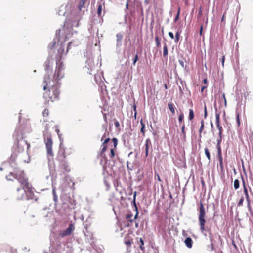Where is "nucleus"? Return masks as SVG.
Wrapping results in <instances>:
<instances>
[{
  "instance_id": "obj_31",
  "label": "nucleus",
  "mask_w": 253,
  "mask_h": 253,
  "mask_svg": "<svg viewBox=\"0 0 253 253\" xmlns=\"http://www.w3.org/2000/svg\"><path fill=\"white\" fill-rule=\"evenodd\" d=\"M222 138H217V145H216V147L218 149H220L221 148V146H220V144H221V141H222Z\"/></svg>"
},
{
  "instance_id": "obj_9",
  "label": "nucleus",
  "mask_w": 253,
  "mask_h": 253,
  "mask_svg": "<svg viewBox=\"0 0 253 253\" xmlns=\"http://www.w3.org/2000/svg\"><path fill=\"white\" fill-rule=\"evenodd\" d=\"M206 216H198L199 222L200 226V230L202 232L205 231Z\"/></svg>"
},
{
  "instance_id": "obj_26",
  "label": "nucleus",
  "mask_w": 253,
  "mask_h": 253,
  "mask_svg": "<svg viewBox=\"0 0 253 253\" xmlns=\"http://www.w3.org/2000/svg\"><path fill=\"white\" fill-rule=\"evenodd\" d=\"M194 117V114L193 109H191L189 110V119L192 120Z\"/></svg>"
},
{
  "instance_id": "obj_53",
  "label": "nucleus",
  "mask_w": 253,
  "mask_h": 253,
  "mask_svg": "<svg viewBox=\"0 0 253 253\" xmlns=\"http://www.w3.org/2000/svg\"><path fill=\"white\" fill-rule=\"evenodd\" d=\"M106 133H105L104 134V135L102 136V138L101 139V140L102 141L103 140V139H104L106 137Z\"/></svg>"
},
{
  "instance_id": "obj_54",
  "label": "nucleus",
  "mask_w": 253,
  "mask_h": 253,
  "mask_svg": "<svg viewBox=\"0 0 253 253\" xmlns=\"http://www.w3.org/2000/svg\"><path fill=\"white\" fill-rule=\"evenodd\" d=\"M207 88V86H203L202 88H201V92H203L204 91V90L205 89H206Z\"/></svg>"
},
{
  "instance_id": "obj_41",
  "label": "nucleus",
  "mask_w": 253,
  "mask_h": 253,
  "mask_svg": "<svg viewBox=\"0 0 253 253\" xmlns=\"http://www.w3.org/2000/svg\"><path fill=\"white\" fill-rule=\"evenodd\" d=\"M155 179H156V178H157V180H158L159 181H160V182H161V181H162V180H161V178H160V176H159V175L158 174V173H155Z\"/></svg>"
},
{
  "instance_id": "obj_59",
  "label": "nucleus",
  "mask_w": 253,
  "mask_h": 253,
  "mask_svg": "<svg viewBox=\"0 0 253 253\" xmlns=\"http://www.w3.org/2000/svg\"><path fill=\"white\" fill-rule=\"evenodd\" d=\"M49 62L48 61V64H47L46 66H47V68H49L50 67V65H49Z\"/></svg>"
},
{
  "instance_id": "obj_12",
  "label": "nucleus",
  "mask_w": 253,
  "mask_h": 253,
  "mask_svg": "<svg viewBox=\"0 0 253 253\" xmlns=\"http://www.w3.org/2000/svg\"><path fill=\"white\" fill-rule=\"evenodd\" d=\"M184 243L188 248H191L192 247L193 241L190 237L186 238L184 241Z\"/></svg>"
},
{
  "instance_id": "obj_14",
  "label": "nucleus",
  "mask_w": 253,
  "mask_h": 253,
  "mask_svg": "<svg viewBox=\"0 0 253 253\" xmlns=\"http://www.w3.org/2000/svg\"><path fill=\"white\" fill-rule=\"evenodd\" d=\"M244 193L245 195L246 199L248 203V206H250V197L248 193V189L247 188L243 189Z\"/></svg>"
},
{
  "instance_id": "obj_8",
  "label": "nucleus",
  "mask_w": 253,
  "mask_h": 253,
  "mask_svg": "<svg viewBox=\"0 0 253 253\" xmlns=\"http://www.w3.org/2000/svg\"><path fill=\"white\" fill-rule=\"evenodd\" d=\"M17 145L19 151H23L25 146H27V151L30 147V143H28L27 141L23 140V138L17 141Z\"/></svg>"
},
{
  "instance_id": "obj_64",
  "label": "nucleus",
  "mask_w": 253,
  "mask_h": 253,
  "mask_svg": "<svg viewBox=\"0 0 253 253\" xmlns=\"http://www.w3.org/2000/svg\"><path fill=\"white\" fill-rule=\"evenodd\" d=\"M165 88L166 89H167V84H165Z\"/></svg>"
},
{
  "instance_id": "obj_16",
  "label": "nucleus",
  "mask_w": 253,
  "mask_h": 253,
  "mask_svg": "<svg viewBox=\"0 0 253 253\" xmlns=\"http://www.w3.org/2000/svg\"><path fill=\"white\" fill-rule=\"evenodd\" d=\"M49 111L48 109H47V108H45L42 112V115H43V117L44 118V121L45 122L48 121L47 117L49 116Z\"/></svg>"
},
{
  "instance_id": "obj_27",
  "label": "nucleus",
  "mask_w": 253,
  "mask_h": 253,
  "mask_svg": "<svg viewBox=\"0 0 253 253\" xmlns=\"http://www.w3.org/2000/svg\"><path fill=\"white\" fill-rule=\"evenodd\" d=\"M204 151L206 157H207L208 159L210 161L211 160V156L208 149L207 148H205L204 149Z\"/></svg>"
},
{
  "instance_id": "obj_39",
  "label": "nucleus",
  "mask_w": 253,
  "mask_h": 253,
  "mask_svg": "<svg viewBox=\"0 0 253 253\" xmlns=\"http://www.w3.org/2000/svg\"><path fill=\"white\" fill-rule=\"evenodd\" d=\"M236 120L237 122L238 126H239L240 125V119H239V114L238 113L236 116Z\"/></svg>"
},
{
  "instance_id": "obj_35",
  "label": "nucleus",
  "mask_w": 253,
  "mask_h": 253,
  "mask_svg": "<svg viewBox=\"0 0 253 253\" xmlns=\"http://www.w3.org/2000/svg\"><path fill=\"white\" fill-rule=\"evenodd\" d=\"M139 57L137 54H136L134 56V58L133 59V65H135L136 62L138 60Z\"/></svg>"
},
{
  "instance_id": "obj_5",
  "label": "nucleus",
  "mask_w": 253,
  "mask_h": 253,
  "mask_svg": "<svg viewBox=\"0 0 253 253\" xmlns=\"http://www.w3.org/2000/svg\"><path fill=\"white\" fill-rule=\"evenodd\" d=\"M112 142L113 143V146L110 147V146L108 145V148L110 149V153L109 156L111 159H113L115 157V151L118 145V139L116 138H114L112 139Z\"/></svg>"
},
{
  "instance_id": "obj_37",
  "label": "nucleus",
  "mask_w": 253,
  "mask_h": 253,
  "mask_svg": "<svg viewBox=\"0 0 253 253\" xmlns=\"http://www.w3.org/2000/svg\"><path fill=\"white\" fill-rule=\"evenodd\" d=\"M243 202H244V198L242 197L241 198V199H240L238 203V205L239 206H241L243 205Z\"/></svg>"
},
{
  "instance_id": "obj_42",
  "label": "nucleus",
  "mask_w": 253,
  "mask_h": 253,
  "mask_svg": "<svg viewBox=\"0 0 253 253\" xmlns=\"http://www.w3.org/2000/svg\"><path fill=\"white\" fill-rule=\"evenodd\" d=\"M242 184H243V189L247 188L246 183H245V180L242 176Z\"/></svg>"
},
{
  "instance_id": "obj_52",
  "label": "nucleus",
  "mask_w": 253,
  "mask_h": 253,
  "mask_svg": "<svg viewBox=\"0 0 253 253\" xmlns=\"http://www.w3.org/2000/svg\"><path fill=\"white\" fill-rule=\"evenodd\" d=\"M202 31H203V26L201 25L200 29V34L201 35L202 34Z\"/></svg>"
},
{
  "instance_id": "obj_2",
  "label": "nucleus",
  "mask_w": 253,
  "mask_h": 253,
  "mask_svg": "<svg viewBox=\"0 0 253 253\" xmlns=\"http://www.w3.org/2000/svg\"><path fill=\"white\" fill-rule=\"evenodd\" d=\"M6 178L10 181L15 179L20 184L21 188H17L15 194L17 200H24L34 198V188L29 183L28 179L23 170L15 169L13 172H10L7 175Z\"/></svg>"
},
{
  "instance_id": "obj_47",
  "label": "nucleus",
  "mask_w": 253,
  "mask_h": 253,
  "mask_svg": "<svg viewBox=\"0 0 253 253\" xmlns=\"http://www.w3.org/2000/svg\"><path fill=\"white\" fill-rule=\"evenodd\" d=\"M133 110L135 111L134 117H135V118H136L137 112H136V106L135 105L133 106Z\"/></svg>"
},
{
  "instance_id": "obj_58",
  "label": "nucleus",
  "mask_w": 253,
  "mask_h": 253,
  "mask_svg": "<svg viewBox=\"0 0 253 253\" xmlns=\"http://www.w3.org/2000/svg\"><path fill=\"white\" fill-rule=\"evenodd\" d=\"M126 7L127 9H128V3L127 2L126 5Z\"/></svg>"
},
{
  "instance_id": "obj_60",
  "label": "nucleus",
  "mask_w": 253,
  "mask_h": 253,
  "mask_svg": "<svg viewBox=\"0 0 253 253\" xmlns=\"http://www.w3.org/2000/svg\"><path fill=\"white\" fill-rule=\"evenodd\" d=\"M71 43H72V42H69V43H68V49L69 48V46H70V45H71Z\"/></svg>"
},
{
  "instance_id": "obj_49",
  "label": "nucleus",
  "mask_w": 253,
  "mask_h": 253,
  "mask_svg": "<svg viewBox=\"0 0 253 253\" xmlns=\"http://www.w3.org/2000/svg\"><path fill=\"white\" fill-rule=\"evenodd\" d=\"M218 160H219V163L220 162H223V160H222V155L218 156Z\"/></svg>"
},
{
  "instance_id": "obj_40",
  "label": "nucleus",
  "mask_w": 253,
  "mask_h": 253,
  "mask_svg": "<svg viewBox=\"0 0 253 253\" xmlns=\"http://www.w3.org/2000/svg\"><path fill=\"white\" fill-rule=\"evenodd\" d=\"M132 217V215L130 214H128L126 215V217L127 219H129V221L131 222L133 221V220H131L130 218Z\"/></svg>"
},
{
  "instance_id": "obj_38",
  "label": "nucleus",
  "mask_w": 253,
  "mask_h": 253,
  "mask_svg": "<svg viewBox=\"0 0 253 253\" xmlns=\"http://www.w3.org/2000/svg\"><path fill=\"white\" fill-rule=\"evenodd\" d=\"M184 119V115L183 113L181 114L178 117V121L180 122H181Z\"/></svg>"
},
{
  "instance_id": "obj_34",
  "label": "nucleus",
  "mask_w": 253,
  "mask_h": 253,
  "mask_svg": "<svg viewBox=\"0 0 253 253\" xmlns=\"http://www.w3.org/2000/svg\"><path fill=\"white\" fill-rule=\"evenodd\" d=\"M132 240L133 239L129 236V234H127L124 238V241Z\"/></svg>"
},
{
  "instance_id": "obj_28",
  "label": "nucleus",
  "mask_w": 253,
  "mask_h": 253,
  "mask_svg": "<svg viewBox=\"0 0 253 253\" xmlns=\"http://www.w3.org/2000/svg\"><path fill=\"white\" fill-rule=\"evenodd\" d=\"M102 10V4H100L98 5V9H97V14L99 16H100L101 15Z\"/></svg>"
},
{
  "instance_id": "obj_51",
  "label": "nucleus",
  "mask_w": 253,
  "mask_h": 253,
  "mask_svg": "<svg viewBox=\"0 0 253 253\" xmlns=\"http://www.w3.org/2000/svg\"><path fill=\"white\" fill-rule=\"evenodd\" d=\"M219 165H220V168L221 169H223V162H220L219 163Z\"/></svg>"
},
{
  "instance_id": "obj_50",
  "label": "nucleus",
  "mask_w": 253,
  "mask_h": 253,
  "mask_svg": "<svg viewBox=\"0 0 253 253\" xmlns=\"http://www.w3.org/2000/svg\"><path fill=\"white\" fill-rule=\"evenodd\" d=\"M217 150H218V156L222 155L221 149V148L218 149Z\"/></svg>"
},
{
  "instance_id": "obj_29",
  "label": "nucleus",
  "mask_w": 253,
  "mask_h": 253,
  "mask_svg": "<svg viewBox=\"0 0 253 253\" xmlns=\"http://www.w3.org/2000/svg\"><path fill=\"white\" fill-rule=\"evenodd\" d=\"M155 42H156V44L157 47H159L160 46L161 43H160V39L158 37V36L155 37Z\"/></svg>"
},
{
  "instance_id": "obj_20",
  "label": "nucleus",
  "mask_w": 253,
  "mask_h": 253,
  "mask_svg": "<svg viewBox=\"0 0 253 253\" xmlns=\"http://www.w3.org/2000/svg\"><path fill=\"white\" fill-rule=\"evenodd\" d=\"M168 107H169V109L170 110V111H171V112L172 113V114H175V107H174V106L173 105V104L171 102L169 103H168Z\"/></svg>"
},
{
  "instance_id": "obj_7",
  "label": "nucleus",
  "mask_w": 253,
  "mask_h": 253,
  "mask_svg": "<svg viewBox=\"0 0 253 253\" xmlns=\"http://www.w3.org/2000/svg\"><path fill=\"white\" fill-rule=\"evenodd\" d=\"M75 230V226L74 224H70L69 227L64 231L60 232L59 233V235L61 237H64L68 235H70L73 231Z\"/></svg>"
},
{
  "instance_id": "obj_24",
  "label": "nucleus",
  "mask_w": 253,
  "mask_h": 253,
  "mask_svg": "<svg viewBox=\"0 0 253 253\" xmlns=\"http://www.w3.org/2000/svg\"><path fill=\"white\" fill-rule=\"evenodd\" d=\"M240 187L239 181L238 179H235L234 181V188L235 190L238 189Z\"/></svg>"
},
{
  "instance_id": "obj_61",
  "label": "nucleus",
  "mask_w": 253,
  "mask_h": 253,
  "mask_svg": "<svg viewBox=\"0 0 253 253\" xmlns=\"http://www.w3.org/2000/svg\"><path fill=\"white\" fill-rule=\"evenodd\" d=\"M223 97H224V98L225 103L226 104V99H225V95H224V94H223Z\"/></svg>"
},
{
  "instance_id": "obj_32",
  "label": "nucleus",
  "mask_w": 253,
  "mask_h": 253,
  "mask_svg": "<svg viewBox=\"0 0 253 253\" xmlns=\"http://www.w3.org/2000/svg\"><path fill=\"white\" fill-rule=\"evenodd\" d=\"M180 7H179L178 8V11H177V14L175 17V19H174V22H176L179 18V15H180Z\"/></svg>"
},
{
  "instance_id": "obj_23",
  "label": "nucleus",
  "mask_w": 253,
  "mask_h": 253,
  "mask_svg": "<svg viewBox=\"0 0 253 253\" xmlns=\"http://www.w3.org/2000/svg\"><path fill=\"white\" fill-rule=\"evenodd\" d=\"M204 121L203 120H202L201 121V126H200V129L199 130L200 137H201V133L204 129Z\"/></svg>"
},
{
  "instance_id": "obj_57",
  "label": "nucleus",
  "mask_w": 253,
  "mask_h": 253,
  "mask_svg": "<svg viewBox=\"0 0 253 253\" xmlns=\"http://www.w3.org/2000/svg\"><path fill=\"white\" fill-rule=\"evenodd\" d=\"M179 63L183 67V66H184L183 62L182 61H179Z\"/></svg>"
},
{
  "instance_id": "obj_10",
  "label": "nucleus",
  "mask_w": 253,
  "mask_h": 253,
  "mask_svg": "<svg viewBox=\"0 0 253 253\" xmlns=\"http://www.w3.org/2000/svg\"><path fill=\"white\" fill-rule=\"evenodd\" d=\"M145 147V156L147 157L148 155L149 149V148H152L151 141L149 138H148L146 140Z\"/></svg>"
},
{
  "instance_id": "obj_45",
  "label": "nucleus",
  "mask_w": 253,
  "mask_h": 253,
  "mask_svg": "<svg viewBox=\"0 0 253 253\" xmlns=\"http://www.w3.org/2000/svg\"><path fill=\"white\" fill-rule=\"evenodd\" d=\"M114 125L116 128H119L120 126V123L118 121L115 122Z\"/></svg>"
},
{
  "instance_id": "obj_4",
  "label": "nucleus",
  "mask_w": 253,
  "mask_h": 253,
  "mask_svg": "<svg viewBox=\"0 0 253 253\" xmlns=\"http://www.w3.org/2000/svg\"><path fill=\"white\" fill-rule=\"evenodd\" d=\"M110 140V139L109 138L105 139L101 145L102 149L100 152V155L104 159V165L106 164L107 163V159L106 158V157L105 156V155L104 154V153L106 151L107 147H108V146H107V144L108 143Z\"/></svg>"
},
{
  "instance_id": "obj_6",
  "label": "nucleus",
  "mask_w": 253,
  "mask_h": 253,
  "mask_svg": "<svg viewBox=\"0 0 253 253\" xmlns=\"http://www.w3.org/2000/svg\"><path fill=\"white\" fill-rule=\"evenodd\" d=\"M45 143L46 145V148L47 150V153L50 155H53L52 152V140L51 136L47 137L46 139H45Z\"/></svg>"
},
{
  "instance_id": "obj_30",
  "label": "nucleus",
  "mask_w": 253,
  "mask_h": 253,
  "mask_svg": "<svg viewBox=\"0 0 253 253\" xmlns=\"http://www.w3.org/2000/svg\"><path fill=\"white\" fill-rule=\"evenodd\" d=\"M180 34L179 32H177L175 36V42L177 43L179 40Z\"/></svg>"
},
{
  "instance_id": "obj_3",
  "label": "nucleus",
  "mask_w": 253,
  "mask_h": 253,
  "mask_svg": "<svg viewBox=\"0 0 253 253\" xmlns=\"http://www.w3.org/2000/svg\"><path fill=\"white\" fill-rule=\"evenodd\" d=\"M67 155V152L65 150H64V151L62 152L64 160H61L59 165V168L63 172H69L70 171V168L69 164L65 160Z\"/></svg>"
},
{
  "instance_id": "obj_17",
  "label": "nucleus",
  "mask_w": 253,
  "mask_h": 253,
  "mask_svg": "<svg viewBox=\"0 0 253 253\" xmlns=\"http://www.w3.org/2000/svg\"><path fill=\"white\" fill-rule=\"evenodd\" d=\"M136 195V192H135L134 193V196H133V202H134V206L135 207V210H136V214H135V215L134 216V219L137 218V217L138 216V209H137L136 204L135 203Z\"/></svg>"
},
{
  "instance_id": "obj_11",
  "label": "nucleus",
  "mask_w": 253,
  "mask_h": 253,
  "mask_svg": "<svg viewBox=\"0 0 253 253\" xmlns=\"http://www.w3.org/2000/svg\"><path fill=\"white\" fill-rule=\"evenodd\" d=\"M199 216H206V211L203 204L201 201L200 202Z\"/></svg>"
},
{
  "instance_id": "obj_19",
  "label": "nucleus",
  "mask_w": 253,
  "mask_h": 253,
  "mask_svg": "<svg viewBox=\"0 0 253 253\" xmlns=\"http://www.w3.org/2000/svg\"><path fill=\"white\" fill-rule=\"evenodd\" d=\"M215 118L216 127L221 126V125L220 124V114L219 113H216Z\"/></svg>"
},
{
  "instance_id": "obj_21",
  "label": "nucleus",
  "mask_w": 253,
  "mask_h": 253,
  "mask_svg": "<svg viewBox=\"0 0 253 253\" xmlns=\"http://www.w3.org/2000/svg\"><path fill=\"white\" fill-rule=\"evenodd\" d=\"M168 54V50L167 45L166 43H165L164 46L163 47V56L164 57H167Z\"/></svg>"
},
{
  "instance_id": "obj_63",
  "label": "nucleus",
  "mask_w": 253,
  "mask_h": 253,
  "mask_svg": "<svg viewBox=\"0 0 253 253\" xmlns=\"http://www.w3.org/2000/svg\"><path fill=\"white\" fill-rule=\"evenodd\" d=\"M224 18V14H223V15L222 16V21H223Z\"/></svg>"
},
{
  "instance_id": "obj_44",
  "label": "nucleus",
  "mask_w": 253,
  "mask_h": 253,
  "mask_svg": "<svg viewBox=\"0 0 253 253\" xmlns=\"http://www.w3.org/2000/svg\"><path fill=\"white\" fill-rule=\"evenodd\" d=\"M52 192H53V195H54V200L56 201L57 198V195L56 194L55 189H53Z\"/></svg>"
},
{
  "instance_id": "obj_62",
  "label": "nucleus",
  "mask_w": 253,
  "mask_h": 253,
  "mask_svg": "<svg viewBox=\"0 0 253 253\" xmlns=\"http://www.w3.org/2000/svg\"><path fill=\"white\" fill-rule=\"evenodd\" d=\"M211 128H212L213 127V124H212V122H211Z\"/></svg>"
},
{
  "instance_id": "obj_33",
  "label": "nucleus",
  "mask_w": 253,
  "mask_h": 253,
  "mask_svg": "<svg viewBox=\"0 0 253 253\" xmlns=\"http://www.w3.org/2000/svg\"><path fill=\"white\" fill-rule=\"evenodd\" d=\"M181 131H182V133L183 134V137L185 138V137H186V132H185V125L184 124H183L182 125V126Z\"/></svg>"
},
{
  "instance_id": "obj_46",
  "label": "nucleus",
  "mask_w": 253,
  "mask_h": 253,
  "mask_svg": "<svg viewBox=\"0 0 253 253\" xmlns=\"http://www.w3.org/2000/svg\"><path fill=\"white\" fill-rule=\"evenodd\" d=\"M168 35L171 39H174L173 34L171 32H169Z\"/></svg>"
},
{
  "instance_id": "obj_36",
  "label": "nucleus",
  "mask_w": 253,
  "mask_h": 253,
  "mask_svg": "<svg viewBox=\"0 0 253 253\" xmlns=\"http://www.w3.org/2000/svg\"><path fill=\"white\" fill-rule=\"evenodd\" d=\"M202 13V7H200V8L199 9V11H198V16H197L198 18H199L201 17Z\"/></svg>"
},
{
  "instance_id": "obj_15",
  "label": "nucleus",
  "mask_w": 253,
  "mask_h": 253,
  "mask_svg": "<svg viewBox=\"0 0 253 253\" xmlns=\"http://www.w3.org/2000/svg\"><path fill=\"white\" fill-rule=\"evenodd\" d=\"M86 0H80L78 3V9L81 11L83 8H84V4H85Z\"/></svg>"
},
{
  "instance_id": "obj_1",
  "label": "nucleus",
  "mask_w": 253,
  "mask_h": 253,
  "mask_svg": "<svg viewBox=\"0 0 253 253\" xmlns=\"http://www.w3.org/2000/svg\"><path fill=\"white\" fill-rule=\"evenodd\" d=\"M64 66L62 62L57 63L53 76L46 75L44 78L43 97L48 101L54 102L59 99L60 94L59 81L64 77Z\"/></svg>"
},
{
  "instance_id": "obj_56",
  "label": "nucleus",
  "mask_w": 253,
  "mask_h": 253,
  "mask_svg": "<svg viewBox=\"0 0 253 253\" xmlns=\"http://www.w3.org/2000/svg\"><path fill=\"white\" fill-rule=\"evenodd\" d=\"M104 120L107 122V117H106V115L105 114H104Z\"/></svg>"
},
{
  "instance_id": "obj_55",
  "label": "nucleus",
  "mask_w": 253,
  "mask_h": 253,
  "mask_svg": "<svg viewBox=\"0 0 253 253\" xmlns=\"http://www.w3.org/2000/svg\"><path fill=\"white\" fill-rule=\"evenodd\" d=\"M203 82L205 84H206L208 82V81H207V79H204V80H203Z\"/></svg>"
},
{
  "instance_id": "obj_18",
  "label": "nucleus",
  "mask_w": 253,
  "mask_h": 253,
  "mask_svg": "<svg viewBox=\"0 0 253 253\" xmlns=\"http://www.w3.org/2000/svg\"><path fill=\"white\" fill-rule=\"evenodd\" d=\"M140 124L141 125V128L140 129V131L142 133L143 136H144L145 133V125L142 119H141L140 120Z\"/></svg>"
},
{
  "instance_id": "obj_13",
  "label": "nucleus",
  "mask_w": 253,
  "mask_h": 253,
  "mask_svg": "<svg viewBox=\"0 0 253 253\" xmlns=\"http://www.w3.org/2000/svg\"><path fill=\"white\" fill-rule=\"evenodd\" d=\"M136 240H137V243L139 244V247H140V249H141V250L142 251H145V247L144 246V241L142 239V238H137Z\"/></svg>"
},
{
  "instance_id": "obj_25",
  "label": "nucleus",
  "mask_w": 253,
  "mask_h": 253,
  "mask_svg": "<svg viewBox=\"0 0 253 253\" xmlns=\"http://www.w3.org/2000/svg\"><path fill=\"white\" fill-rule=\"evenodd\" d=\"M124 243L127 247V249H126L127 250H128V249L131 246V245L133 243V241L130 240V241H124Z\"/></svg>"
},
{
  "instance_id": "obj_22",
  "label": "nucleus",
  "mask_w": 253,
  "mask_h": 253,
  "mask_svg": "<svg viewBox=\"0 0 253 253\" xmlns=\"http://www.w3.org/2000/svg\"><path fill=\"white\" fill-rule=\"evenodd\" d=\"M218 130V138H222V132H223V128L222 126L216 127Z\"/></svg>"
},
{
  "instance_id": "obj_48",
  "label": "nucleus",
  "mask_w": 253,
  "mask_h": 253,
  "mask_svg": "<svg viewBox=\"0 0 253 253\" xmlns=\"http://www.w3.org/2000/svg\"><path fill=\"white\" fill-rule=\"evenodd\" d=\"M225 56H223L222 58V59H221L222 65L223 67L224 66V61H225Z\"/></svg>"
},
{
  "instance_id": "obj_43",
  "label": "nucleus",
  "mask_w": 253,
  "mask_h": 253,
  "mask_svg": "<svg viewBox=\"0 0 253 253\" xmlns=\"http://www.w3.org/2000/svg\"><path fill=\"white\" fill-rule=\"evenodd\" d=\"M207 107H206V106L205 105L204 106V118L205 119H206L207 118Z\"/></svg>"
}]
</instances>
